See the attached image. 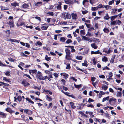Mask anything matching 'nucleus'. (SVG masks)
<instances>
[{
  "label": "nucleus",
  "mask_w": 124,
  "mask_h": 124,
  "mask_svg": "<svg viewBox=\"0 0 124 124\" xmlns=\"http://www.w3.org/2000/svg\"><path fill=\"white\" fill-rule=\"evenodd\" d=\"M31 72L33 74H36L37 72V70L36 69L31 70Z\"/></svg>",
  "instance_id": "43"
},
{
  "label": "nucleus",
  "mask_w": 124,
  "mask_h": 124,
  "mask_svg": "<svg viewBox=\"0 0 124 124\" xmlns=\"http://www.w3.org/2000/svg\"><path fill=\"white\" fill-rule=\"evenodd\" d=\"M53 104L52 102L50 103L49 104V106L47 107V108L49 109L50 108H52V106Z\"/></svg>",
  "instance_id": "44"
},
{
  "label": "nucleus",
  "mask_w": 124,
  "mask_h": 124,
  "mask_svg": "<svg viewBox=\"0 0 124 124\" xmlns=\"http://www.w3.org/2000/svg\"><path fill=\"white\" fill-rule=\"evenodd\" d=\"M48 27V26H44L41 27V29L42 30H46Z\"/></svg>",
  "instance_id": "24"
},
{
  "label": "nucleus",
  "mask_w": 124,
  "mask_h": 124,
  "mask_svg": "<svg viewBox=\"0 0 124 124\" xmlns=\"http://www.w3.org/2000/svg\"><path fill=\"white\" fill-rule=\"evenodd\" d=\"M72 18L73 19L76 20L77 18V16L76 14L72 13L71 14Z\"/></svg>",
  "instance_id": "11"
},
{
  "label": "nucleus",
  "mask_w": 124,
  "mask_h": 124,
  "mask_svg": "<svg viewBox=\"0 0 124 124\" xmlns=\"http://www.w3.org/2000/svg\"><path fill=\"white\" fill-rule=\"evenodd\" d=\"M91 46L92 48L95 49H97L98 47L97 46L95 43H93L91 45Z\"/></svg>",
  "instance_id": "16"
},
{
  "label": "nucleus",
  "mask_w": 124,
  "mask_h": 124,
  "mask_svg": "<svg viewBox=\"0 0 124 124\" xmlns=\"http://www.w3.org/2000/svg\"><path fill=\"white\" fill-rule=\"evenodd\" d=\"M86 106L88 107H90L91 108H93L94 107V106L92 103H91L90 104H88L86 105Z\"/></svg>",
  "instance_id": "41"
},
{
  "label": "nucleus",
  "mask_w": 124,
  "mask_h": 124,
  "mask_svg": "<svg viewBox=\"0 0 124 124\" xmlns=\"http://www.w3.org/2000/svg\"><path fill=\"white\" fill-rule=\"evenodd\" d=\"M7 115L6 113L0 111V116L3 118H5L6 117Z\"/></svg>",
  "instance_id": "8"
},
{
  "label": "nucleus",
  "mask_w": 124,
  "mask_h": 124,
  "mask_svg": "<svg viewBox=\"0 0 124 124\" xmlns=\"http://www.w3.org/2000/svg\"><path fill=\"white\" fill-rule=\"evenodd\" d=\"M5 74L6 76H9L10 75V72L9 71H7L5 73Z\"/></svg>",
  "instance_id": "60"
},
{
  "label": "nucleus",
  "mask_w": 124,
  "mask_h": 124,
  "mask_svg": "<svg viewBox=\"0 0 124 124\" xmlns=\"http://www.w3.org/2000/svg\"><path fill=\"white\" fill-rule=\"evenodd\" d=\"M61 92L64 93V94L66 95L69 97L70 94V93L66 92H64V91L62 90H61Z\"/></svg>",
  "instance_id": "18"
},
{
  "label": "nucleus",
  "mask_w": 124,
  "mask_h": 124,
  "mask_svg": "<svg viewBox=\"0 0 124 124\" xmlns=\"http://www.w3.org/2000/svg\"><path fill=\"white\" fill-rule=\"evenodd\" d=\"M37 78L39 79L40 80H42L43 76L42 75V73L38 71L37 74L36 75Z\"/></svg>",
  "instance_id": "3"
},
{
  "label": "nucleus",
  "mask_w": 124,
  "mask_h": 124,
  "mask_svg": "<svg viewBox=\"0 0 124 124\" xmlns=\"http://www.w3.org/2000/svg\"><path fill=\"white\" fill-rule=\"evenodd\" d=\"M24 113H26V114L30 115L32 114L33 112L32 111L28 109H25L24 110Z\"/></svg>",
  "instance_id": "5"
},
{
  "label": "nucleus",
  "mask_w": 124,
  "mask_h": 124,
  "mask_svg": "<svg viewBox=\"0 0 124 124\" xmlns=\"http://www.w3.org/2000/svg\"><path fill=\"white\" fill-rule=\"evenodd\" d=\"M21 84L25 87L28 86L30 85V84L26 80L24 79L23 80Z\"/></svg>",
  "instance_id": "6"
},
{
  "label": "nucleus",
  "mask_w": 124,
  "mask_h": 124,
  "mask_svg": "<svg viewBox=\"0 0 124 124\" xmlns=\"http://www.w3.org/2000/svg\"><path fill=\"white\" fill-rule=\"evenodd\" d=\"M45 91L46 92H47V94L49 93L51 95H52L53 94L49 90H45Z\"/></svg>",
  "instance_id": "33"
},
{
  "label": "nucleus",
  "mask_w": 124,
  "mask_h": 124,
  "mask_svg": "<svg viewBox=\"0 0 124 124\" xmlns=\"http://www.w3.org/2000/svg\"><path fill=\"white\" fill-rule=\"evenodd\" d=\"M23 25H25V23L22 22V20L19 19L17 22L16 26L17 27H19L22 26Z\"/></svg>",
  "instance_id": "4"
},
{
  "label": "nucleus",
  "mask_w": 124,
  "mask_h": 124,
  "mask_svg": "<svg viewBox=\"0 0 124 124\" xmlns=\"http://www.w3.org/2000/svg\"><path fill=\"white\" fill-rule=\"evenodd\" d=\"M66 54H70L71 52L69 48H67L65 50Z\"/></svg>",
  "instance_id": "30"
},
{
  "label": "nucleus",
  "mask_w": 124,
  "mask_h": 124,
  "mask_svg": "<svg viewBox=\"0 0 124 124\" xmlns=\"http://www.w3.org/2000/svg\"><path fill=\"white\" fill-rule=\"evenodd\" d=\"M76 58L77 59L81 60L82 59L83 57L81 56H77L76 57Z\"/></svg>",
  "instance_id": "39"
},
{
  "label": "nucleus",
  "mask_w": 124,
  "mask_h": 124,
  "mask_svg": "<svg viewBox=\"0 0 124 124\" xmlns=\"http://www.w3.org/2000/svg\"><path fill=\"white\" fill-rule=\"evenodd\" d=\"M112 21V22H111L110 23L112 25H114L117 24L116 20L114 21L113 20V21Z\"/></svg>",
  "instance_id": "42"
},
{
  "label": "nucleus",
  "mask_w": 124,
  "mask_h": 124,
  "mask_svg": "<svg viewBox=\"0 0 124 124\" xmlns=\"http://www.w3.org/2000/svg\"><path fill=\"white\" fill-rule=\"evenodd\" d=\"M29 7V5L28 4L25 3L22 5L21 7V8H27Z\"/></svg>",
  "instance_id": "10"
},
{
  "label": "nucleus",
  "mask_w": 124,
  "mask_h": 124,
  "mask_svg": "<svg viewBox=\"0 0 124 124\" xmlns=\"http://www.w3.org/2000/svg\"><path fill=\"white\" fill-rule=\"evenodd\" d=\"M62 4L61 2H59L58 3L56 4L57 6H55L54 7V10L55 11L61 10L62 9L61 5Z\"/></svg>",
  "instance_id": "2"
},
{
  "label": "nucleus",
  "mask_w": 124,
  "mask_h": 124,
  "mask_svg": "<svg viewBox=\"0 0 124 124\" xmlns=\"http://www.w3.org/2000/svg\"><path fill=\"white\" fill-rule=\"evenodd\" d=\"M70 54H66V58L68 60H70L71 59V55Z\"/></svg>",
  "instance_id": "17"
},
{
  "label": "nucleus",
  "mask_w": 124,
  "mask_h": 124,
  "mask_svg": "<svg viewBox=\"0 0 124 124\" xmlns=\"http://www.w3.org/2000/svg\"><path fill=\"white\" fill-rule=\"evenodd\" d=\"M46 99L49 101H51L52 100V98L48 95H46Z\"/></svg>",
  "instance_id": "13"
},
{
  "label": "nucleus",
  "mask_w": 124,
  "mask_h": 124,
  "mask_svg": "<svg viewBox=\"0 0 124 124\" xmlns=\"http://www.w3.org/2000/svg\"><path fill=\"white\" fill-rule=\"evenodd\" d=\"M14 22L13 21L10 20L8 22V24L9 25L10 28L14 27Z\"/></svg>",
  "instance_id": "9"
},
{
  "label": "nucleus",
  "mask_w": 124,
  "mask_h": 124,
  "mask_svg": "<svg viewBox=\"0 0 124 124\" xmlns=\"http://www.w3.org/2000/svg\"><path fill=\"white\" fill-rule=\"evenodd\" d=\"M51 57H45V59L47 61H49L51 60Z\"/></svg>",
  "instance_id": "61"
},
{
  "label": "nucleus",
  "mask_w": 124,
  "mask_h": 124,
  "mask_svg": "<svg viewBox=\"0 0 124 124\" xmlns=\"http://www.w3.org/2000/svg\"><path fill=\"white\" fill-rule=\"evenodd\" d=\"M103 31L105 33H108L109 31H110L108 29L104 28L103 29Z\"/></svg>",
  "instance_id": "28"
},
{
  "label": "nucleus",
  "mask_w": 124,
  "mask_h": 124,
  "mask_svg": "<svg viewBox=\"0 0 124 124\" xmlns=\"http://www.w3.org/2000/svg\"><path fill=\"white\" fill-rule=\"evenodd\" d=\"M86 36H91L92 35L91 33L89 31H88L86 35Z\"/></svg>",
  "instance_id": "56"
},
{
  "label": "nucleus",
  "mask_w": 124,
  "mask_h": 124,
  "mask_svg": "<svg viewBox=\"0 0 124 124\" xmlns=\"http://www.w3.org/2000/svg\"><path fill=\"white\" fill-rule=\"evenodd\" d=\"M72 41L70 39H68L66 41V43L68 44L72 42Z\"/></svg>",
  "instance_id": "57"
},
{
  "label": "nucleus",
  "mask_w": 124,
  "mask_h": 124,
  "mask_svg": "<svg viewBox=\"0 0 124 124\" xmlns=\"http://www.w3.org/2000/svg\"><path fill=\"white\" fill-rule=\"evenodd\" d=\"M52 72H50L48 73L49 77L50 78H53V77L52 75Z\"/></svg>",
  "instance_id": "45"
},
{
  "label": "nucleus",
  "mask_w": 124,
  "mask_h": 124,
  "mask_svg": "<svg viewBox=\"0 0 124 124\" xmlns=\"http://www.w3.org/2000/svg\"><path fill=\"white\" fill-rule=\"evenodd\" d=\"M111 50L109 48L108 51L107 50H103V52H105L106 53H107V54H109L111 52Z\"/></svg>",
  "instance_id": "40"
},
{
  "label": "nucleus",
  "mask_w": 124,
  "mask_h": 124,
  "mask_svg": "<svg viewBox=\"0 0 124 124\" xmlns=\"http://www.w3.org/2000/svg\"><path fill=\"white\" fill-rule=\"evenodd\" d=\"M61 83L62 84L65 85L66 83V81L64 79H62L61 81Z\"/></svg>",
  "instance_id": "35"
},
{
  "label": "nucleus",
  "mask_w": 124,
  "mask_h": 124,
  "mask_svg": "<svg viewBox=\"0 0 124 124\" xmlns=\"http://www.w3.org/2000/svg\"><path fill=\"white\" fill-rule=\"evenodd\" d=\"M109 96H108L106 97L103 98L102 100V102H104L106 100H108L109 99Z\"/></svg>",
  "instance_id": "32"
},
{
  "label": "nucleus",
  "mask_w": 124,
  "mask_h": 124,
  "mask_svg": "<svg viewBox=\"0 0 124 124\" xmlns=\"http://www.w3.org/2000/svg\"><path fill=\"white\" fill-rule=\"evenodd\" d=\"M122 93L121 92H118L117 93L116 96L117 97H121L122 95Z\"/></svg>",
  "instance_id": "34"
},
{
  "label": "nucleus",
  "mask_w": 124,
  "mask_h": 124,
  "mask_svg": "<svg viewBox=\"0 0 124 124\" xmlns=\"http://www.w3.org/2000/svg\"><path fill=\"white\" fill-rule=\"evenodd\" d=\"M62 87H63V89L65 91L67 90L68 89V88L67 87H65L63 85H62Z\"/></svg>",
  "instance_id": "58"
},
{
  "label": "nucleus",
  "mask_w": 124,
  "mask_h": 124,
  "mask_svg": "<svg viewBox=\"0 0 124 124\" xmlns=\"http://www.w3.org/2000/svg\"><path fill=\"white\" fill-rule=\"evenodd\" d=\"M62 16L63 18L65 19L66 18L69 19L71 17V15L70 14H69L68 13L66 12L63 13L62 14Z\"/></svg>",
  "instance_id": "1"
},
{
  "label": "nucleus",
  "mask_w": 124,
  "mask_h": 124,
  "mask_svg": "<svg viewBox=\"0 0 124 124\" xmlns=\"http://www.w3.org/2000/svg\"><path fill=\"white\" fill-rule=\"evenodd\" d=\"M108 86L106 85H103L102 86V88H103L104 89V90L106 91V90L108 89Z\"/></svg>",
  "instance_id": "25"
},
{
  "label": "nucleus",
  "mask_w": 124,
  "mask_h": 124,
  "mask_svg": "<svg viewBox=\"0 0 124 124\" xmlns=\"http://www.w3.org/2000/svg\"><path fill=\"white\" fill-rule=\"evenodd\" d=\"M11 5L15 7H16L17 6H18V4L16 2L11 3Z\"/></svg>",
  "instance_id": "26"
},
{
  "label": "nucleus",
  "mask_w": 124,
  "mask_h": 124,
  "mask_svg": "<svg viewBox=\"0 0 124 124\" xmlns=\"http://www.w3.org/2000/svg\"><path fill=\"white\" fill-rule=\"evenodd\" d=\"M110 69L107 66L104 67V68H103L102 69L103 70H110Z\"/></svg>",
  "instance_id": "64"
},
{
  "label": "nucleus",
  "mask_w": 124,
  "mask_h": 124,
  "mask_svg": "<svg viewBox=\"0 0 124 124\" xmlns=\"http://www.w3.org/2000/svg\"><path fill=\"white\" fill-rule=\"evenodd\" d=\"M9 39V41H11L13 42H17L18 43H19V42L18 41V40L17 39Z\"/></svg>",
  "instance_id": "19"
},
{
  "label": "nucleus",
  "mask_w": 124,
  "mask_h": 124,
  "mask_svg": "<svg viewBox=\"0 0 124 124\" xmlns=\"http://www.w3.org/2000/svg\"><path fill=\"white\" fill-rule=\"evenodd\" d=\"M5 32L7 34H8V36H7V37H9L10 34V30H8L6 31Z\"/></svg>",
  "instance_id": "52"
},
{
  "label": "nucleus",
  "mask_w": 124,
  "mask_h": 124,
  "mask_svg": "<svg viewBox=\"0 0 124 124\" xmlns=\"http://www.w3.org/2000/svg\"><path fill=\"white\" fill-rule=\"evenodd\" d=\"M22 98L21 96H18L17 98V99L18 101L20 102L22 101Z\"/></svg>",
  "instance_id": "38"
},
{
  "label": "nucleus",
  "mask_w": 124,
  "mask_h": 124,
  "mask_svg": "<svg viewBox=\"0 0 124 124\" xmlns=\"http://www.w3.org/2000/svg\"><path fill=\"white\" fill-rule=\"evenodd\" d=\"M85 30L84 29L81 30L80 31V34H83L84 35L85 34Z\"/></svg>",
  "instance_id": "53"
},
{
  "label": "nucleus",
  "mask_w": 124,
  "mask_h": 124,
  "mask_svg": "<svg viewBox=\"0 0 124 124\" xmlns=\"http://www.w3.org/2000/svg\"><path fill=\"white\" fill-rule=\"evenodd\" d=\"M104 18L106 20H108L109 19L110 17L108 14H106V15L104 16Z\"/></svg>",
  "instance_id": "21"
},
{
  "label": "nucleus",
  "mask_w": 124,
  "mask_h": 124,
  "mask_svg": "<svg viewBox=\"0 0 124 124\" xmlns=\"http://www.w3.org/2000/svg\"><path fill=\"white\" fill-rule=\"evenodd\" d=\"M74 84L75 87L76 88H79L81 87V84L77 85L75 83H74Z\"/></svg>",
  "instance_id": "23"
},
{
  "label": "nucleus",
  "mask_w": 124,
  "mask_h": 124,
  "mask_svg": "<svg viewBox=\"0 0 124 124\" xmlns=\"http://www.w3.org/2000/svg\"><path fill=\"white\" fill-rule=\"evenodd\" d=\"M72 1H71V0H64L65 2V3L67 4H71V2Z\"/></svg>",
  "instance_id": "22"
},
{
  "label": "nucleus",
  "mask_w": 124,
  "mask_h": 124,
  "mask_svg": "<svg viewBox=\"0 0 124 124\" xmlns=\"http://www.w3.org/2000/svg\"><path fill=\"white\" fill-rule=\"evenodd\" d=\"M67 66L66 69H70L71 68V67L70 66V64L69 63H67Z\"/></svg>",
  "instance_id": "54"
},
{
  "label": "nucleus",
  "mask_w": 124,
  "mask_h": 124,
  "mask_svg": "<svg viewBox=\"0 0 124 124\" xmlns=\"http://www.w3.org/2000/svg\"><path fill=\"white\" fill-rule=\"evenodd\" d=\"M85 62H87V61H84V63H82V65L83 66H86V67H87L88 65V64L85 63Z\"/></svg>",
  "instance_id": "49"
},
{
  "label": "nucleus",
  "mask_w": 124,
  "mask_h": 124,
  "mask_svg": "<svg viewBox=\"0 0 124 124\" xmlns=\"http://www.w3.org/2000/svg\"><path fill=\"white\" fill-rule=\"evenodd\" d=\"M85 24L88 28H90L91 25L90 24H87L86 23H85Z\"/></svg>",
  "instance_id": "55"
},
{
  "label": "nucleus",
  "mask_w": 124,
  "mask_h": 124,
  "mask_svg": "<svg viewBox=\"0 0 124 124\" xmlns=\"http://www.w3.org/2000/svg\"><path fill=\"white\" fill-rule=\"evenodd\" d=\"M94 101V100L91 98H89L88 99V102L89 103L93 102Z\"/></svg>",
  "instance_id": "50"
},
{
  "label": "nucleus",
  "mask_w": 124,
  "mask_h": 124,
  "mask_svg": "<svg viewBox=\"0 0 124 124\" xmlns=\"http://www.w3.org/2000/svg\"><path fill=\"white\" fill-rule=\"evenodd\" d=\"M36 7H40L42 5V3L41 2H38L35 4Z\"/></svg>",
  "instance_id": "15"
},
{
  "label": "nucleus",
  "mask_w": 124,
  "mask_h": 124,
  "mask_svg": "<svg viewBox=\"0 0 124 124\" xmlns=\"http://www.w3.org/2000/svg\"><path fill=\"white\" fill-rule=\"evenodd\" d=\"M65 40V38L64 37H61L60 38V41L62 42H64Z\"/></svg>",
  "instance_id": "37"
},
{
  "label": "nucleus",
  "mask_w": 124,
  "mask_h": 124,
  "mask_svg": "<svg viewBox=\"0 0 124 124\" xmlns=\"http://www.w3.org/2000/svg\"><path fill=\"white\" fill-rule=\"evenodd\" d=\"M47 14L52 16H53L54 15L53 12H48L47 13Z\"/></svg>",
  "instance_id": "47"
},
{
  "label": "nucleus",
  "mask_w": 124,
  "mask_h": 124,
  "mask_svg": "<svg viewBox=\"0 0 124 124\" xmlns=\"http://www.w3.org/2000/svg\"><path fill=\"white\" fill-rule=\"evenodd\" d=\"M116 21L117 24H118V25H120L121 23V22L120 20H116Z\"/></svg>",
  "instance_id": "63"
},
{
  "label": "nucleus",
  "mask_w": 124,
  "mask_h": 124,
  "mask_svg": "<svg viewBox=\"0 0 124 124\" xmlns=\"http://www.w3.org/2000/svg\"><path fill=\"white\" fill-rule=\"evenodd\" d=\"M88 12V11L87 10L82 11V14L83 15L87 13Z\"/></svg>",
  "instance_id": "62"
},
{
  "label": "nucleus",
  "mask_w": 124,
  "mask_h": 124,
  "mask_svg": "<svg viewBox=\"0 0 124 124\" xmlns=\"http://www.w3.org/2000/svg\"><path fill=\"white\" fill-rule=\"evenodd\" d=\"M0 7L1 8L2 10H8L9 9L8 8H6L3 6H1Z\"/></svg>",
  "instance_id": "27"
},
{
  "label": "nucleus",
  "mask_w": 124,
  "mask_h": 124,
  "mask_svg": "<svg viewBox=\"0 0 124 124\" xmlns=\"http://www.w3.org/2000/svg\"><path fill=\"white\" fill-rule=\"evenodd\" d=\"M3 80L6 82H10L11 81L9 80V79H8L5 77H4L3 78Z\"/></svg>",
  "instance_id": "36"
},
{
  "label": "nucleus",
  "mask_w": 124,
  "mask_h": 124,
  "mask_svg": "<svg viewBox=\"0 0 124 124\" xmlns=\"http://www.w3.org/2000/svg\"><path fill=\"white\" fill-rule=\"evenodd\" d=\"M70 104L71 106V108L73 109H74L76 108V106L75 105V103H74L72 102H70Z\"/></svg>",
  "instance_id": "12"
},
{
  "label": "nucleus",
  "mask_w": 124,
  "mask_h": 124,
  "mask_svg": "<svg viewBox=\"0 0 124 124\" xmlns=\"http://www.w3.org/2000/svg\"><path fill=\"white\" fill-rule=\"evenodd\" d=\"M98 9V8L96 7H92V10L93 11H95L96 10Z\"/></svg>",
  "instance_id": "51"
},
{
  "label": "nucleus",
  "mask_w": 124,
  "mask_h": 124,
  "mask_svg": "<svg viewBox=\"0 0 124 124\" xmlns=\"http://www.w3.org/2000/svg\"><path fill=\"white\" fill-rule=\"evenodd\" d=\"M63 75V76L64 77L65 79H66L68 77V75L65 73Z\"/></svg>",
  "instance_id": "46"
},
{
  "label": "nucleus",
  "mask_w": 124,
  "mask_h": 124,
  "mask_svg": "<svg viewBox=\"0 0 124 124\" xmlns=\"http://www.w3.org/2000/svg\"><path fill=\"white\" fill-rule=\"evenodd\" d=\"M23 76H25L27 77L28 78L30 79H32V78H31V77H30V75H28L27 74H23Z\"/></svg>",
  "instance_id": "48"
},
{
  "label": "nucleus",
  "mask_w": 124,
  "mask_h": 124,
  "mask_svg": "<svg viewBox=\"0 0 124 124\" xmlns=\"http://www.w3.org/2000/svg\"><path fill=\"white\" fill-rule=\"evenodd\" d=\"M25 99H26V101H28L29 102L31 103L32 104H34V102L28 98H25Z\"/></svg>",
  "instance_id": "20"
},
{
  "label": "nucleus",
  "mask_w": 124,
  "mask_h": 124,
  "mask_svg": "<svg viewBox=\"0 0 124 124\" xmlns=\"http://www.w3.org/2000/svg\"><path fill=\"white\" fill-rule=\"evenodd\" d=\"M116 99L115 98L113 97H112L110 98L109 100V102L110 104H111V102L112 101H113L115 103H116Z\"/></svg>",
  "instance_id": "14"
},
{
  "label": "nucleus",
  "mask_w": 124,
  "mask_h": 124,
  "mask_svg": "<svg viewBox=\"0 0 124 124\" xmlns=\"http://www.w3.org/2000/svg\"><path fill=\"white\" fill-rule=\"evenodd\" d=\"M5 110L10 114H12L15 112V111L12 110L11 108L9 107H8L5 109Z\"/></svg>",
  "instance_id": "7"
},
{
  "label": "nucleus",
  "mask_w": 124,
  "mask_h": 124,
  "mask_svg": "<svg viewBox=\"0 0 124 124\" xmlns=\"http://www.w3.org/2000/svg\"><path fill=\"white\" fill-rule=\"evenodd\" d=\"M117 16L116 15L114 16L110 17V19L111 21H113L115 19L116 17Z\"/></svg>",
  "instance_id": "29"
},
{
  "label": "nucleus",
  "mask_w": 124,
  "mask_h": 124,
  "mask_svg": "<svg viewBox=\"0 0 124 124\" xmlns=\"http://www.w3.org/2000/svg\"><path fill=\"white\" fill-rule=\"evenodd\" d=\"M55 4L54 5H49V9H53V8L54 7Z\"/></svg>",
  "instance_id": "59"
},
{
  "label": "nucleus",
  "mask_w": 124,
  "mask_h": 124,
  "mask_svg": "<svg viewBox=\"0 0 124 124\" xmlns=\"http://www.w3.org/2000/svg\"><path fill=\"white\" fill-rule=\"evenodd\" d=\"M102 60L103 62H106L108 60L107 57L105 56H104L103 58H102Z\"/></svg>",
  "instance_id": "31"
}]
</instances>
